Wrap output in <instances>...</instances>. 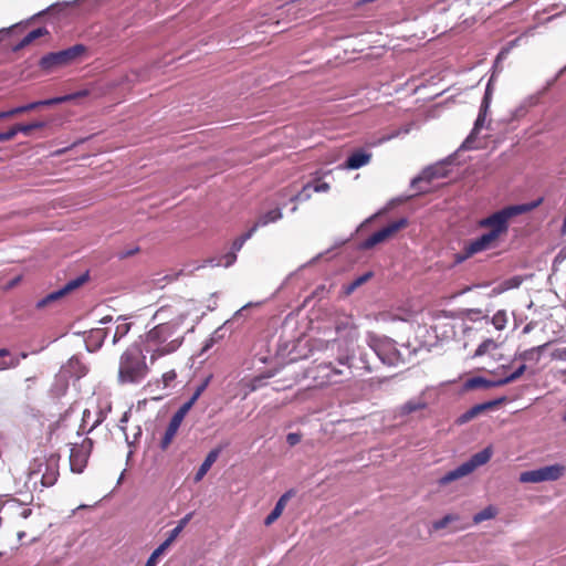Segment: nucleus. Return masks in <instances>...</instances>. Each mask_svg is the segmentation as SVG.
<instances>
[{
  "label": "nucleus",
  "mask_w": 566,
  "mask_h": 566,
  "mask_svg": "<svg viewBox=\"0 0 566 566\" xmlns=\"http://www.w3.org/2000/svg\"><path fill=\"white\" fill-rule=\"evenodd\" d=\"M506 52H507V51H502V52L499 54L497 59L500 60V59L504 57V55L506 54Z\"/></svg>",
  "instance_id": "69168bd1"
},
{
  "label": "nucleus",
  "mask_w": 566,
  "mask_h": 566,
  "mask_svg": "<svg viewBox=\"0 0 566 566\" xmlns=\"http://www.w3.org/2000/svg\"><path fill=\"white\" fill-rule=\"evenodd\" d=\"M130 329V324L126 322V318L118 316L115 319V329L112 337V344H117Z\"/></svg>",
  "instance_id": "5701e85b"
},
{
  "label": "nucleus",
  "mask_w": 566,
  "mask_h": 566,
  "mask_svg": "<svg viewBox=\"0 0 566 566\" xmlns=\"http://www.w3.org/2000/svg\"><path fill=\"white\" fill-rule=\"evenodd\" d=\"M282 208L273 207L271 209L261 211L251 228L254 229V232H256L259 228L266 227L271 223L277 222L279 220L282 219Z\"/></svg>",
  "instance_id": "dca6fc26"
},
{
  "label": "nucleus",
  "mask_w": 566,
  "mask_h": 566,
  "mask_svg": "<svg viewBox=\"0 0 566 566\" xmlns=\"http://www.w3.org/2000/svg\"><path fill=\"white\" fill-rule=\"evenodd\" d=\"M426 407H427V403L423 399H421V398L410 399L396 409V411H395L396 417H405L412 412L422 410Z\"/></svg>",
  "instance_id": "6ab92c4d"
},
{
  "label": "nucleus",
  "mask_w": 566,
  "mask_h": 566,
  "mask_svg": "<svg viewBox=\"0 0 566 566\" xmlns=\"http://www.w3.org/2000/svg\"><path fill=\"white\" fill-rule=\"evenodd\" d=\"M113 322V317L112 316H104L103 318H101L99 323L102 325H106L108 323H112Z\"/></svg>",
  "instance_id": "bf43d9fd"
},
{
  "label": "nucleus",
  "mask_w": 566,
  "mask_h": 566,
  "mask_svg": "<svg viewBox=\"0 0 566 566\" xmlns=\"http://www.w3.org/2000/svg\"><path fill=\"white\" fill-rule=\"evenodd\" d=\"M191 407L189 403H182L179 409L174 413V416L170 419V422L166 429V432L164 434V438L161 440V448L166 449L172 441L174 437L176 436L182 420L189 412Z\"/></svg>",
  "instance_id": "f8f14e48"
},
{
  "label": "nucleus",
  "mask_w": 566,
  "mask_h": 566,
  "mask_svg": "<svg viewBox=\"0 0 566 566\" xmlns=\"http://www.w3.org/2000/svg\"><path fill=\"white\" fill-rule=\"evenodd\" d=\"M546 346H547V344H544V345L527 349L522 354V358L523 359H532L535 353H541Z\"/></svg>",
  "instance_id": "37998d69"
},
{
  "label": "nucleus",
  "mask_w": 566,
  "mask_h": 566,
  "mask_svg": "<svg viewBox=\"0 0 566 566\" xmlns=\"http://www.w3.org/2000/svg\"><path fill=\"white\" fill-rule=\"evenodd\" d=\"M566 473V467L562 463H554L535 470L524 471L520 474L521 483H542L553 482L563 478Z\"/></svg>",
  "instance_id": "6e6552de"
},
{
  "label": "nucleus",
  "mask_w": 566,
  "mask_h": 566,
  "mask_svg": "<svg viewBox=\"0 0 566 566\" xmlns=\"http://www.w3.org/2000/svg\"><path fill=\"white\" fill-rule=\"evenodd\" d=\"M492 325L497 331H503L507 324V314L505 311H497L491 318Z\"/></svg>",
  "instance_id": "7c9ffc66"
},
{
  "label": "nucleus",
  "mask_w": 566,
  "mask_h": 566,
  "mask_svg": "<svg viewBox=\"0 0 566 566\" xmlns=\"http://www.w3.org/2000/svg\"><path fill=\"white\" fill-rule=\"evenodd\" d=\"M475 417H478V416L475 415V412L473 411V409H472V408H470L468 411H465L464 413H462V415L458 418L457 422H458L459 424H463V423L469 422L470 420H472V419H473V418H475Z\"/></svg>",
  "instance_id": "ea45409f"
},
{
  "label": "nucleus",
  "mask_w": 566,
  "mask_h": 566,
  "mask_svg": "<svg viewBox=\"0 0 566 566\" xmlns=\"http://www.w3.org/2000/svg\"><path fill=\"white\" fill-rule=\"evenodd\" d=\"M241 385L244 386V388H245V391L243 395V398H245L250 392L255 391L256 389H259L262 386V378L256 377L251 380H247V381L243 380L241 382Z\"/></svg>",
  "instance_id": "473e14b6"
},
{
  "label": "nucleus",
  "mask_w": 566,
  "mask_h": 566,
  "mask_svg": "<svg viewBox=\"0 0 566 566\" xmlns=\"http://www.w3.org/2000/svg\"><path fill=\"white\" fill-rule=\"evenodd\" d=\"M86 46L83 44H75L71 48L59 52H52L45 54L40 60V67L46 72H50L56 67H62L75 63L81 60L86 53Z\"/></svg>",
  "instance_id": "20e7f679"
},
{
  "label": "nucleus",
  "mask_w": 566,
  "mask_h": 566,
  "mask_svg": "<svg viewBox=\"0 0 566 566\" xmlns=\"http://www.w3.org/2000/svg\"><path fill=\"white\" fill-rule=\"evenodd\" d=\"M92 450L91 439H84L80 444H73L70 452V468L74 473H82L87 464Z\"/></svg>",
  "instance_id": "1a4fd4ad"
},
{
  "label": "nucleus",
  "mask_w": 566,
  "mask_h": 566,
  "mask_svg": "<svg viewBox=\"0 0 566 566\" xmlns=\"http://www.w3.org/2000/svg\"><path fill=\"white\" fill-rule=\"evenodd\" d=\"M371 272H367L357 279H355L353 282H350L348 285L345 286L344 292L346 295L352 294L357 287H359L361 284L366 283L371 277Z\"/></svg>",
  "instance_id": "c756f323"
},
{
  "label": "nucleus",
  "mask_w": 566,
  "mask_h": 566,
  "mask_svg": "<svg viewBox=\"0 0 566 566\" xmlns=\"http://www.w3.org/2000/svg\"><path fill=\"white\" fill-rule=\"evenodd\" d=\"M20 281V277H15L10 284L7 286L8 289L13 287L18 282Z\"/></svg>",
  "instance_id": "e2e57ef3"
},
{
  "label": "nucleus",
  "mask_w": 566,
  "mask_h": 566,
  "mask_svg": "<svg viewBox=\"0 0 566 566\" xmlns=\"http://www.w3.org/2000/svg\"><path fill=\"white\" fill-rule=\"evenodd\" d=\"M331 186L324 181L318 172H316L311 181H307L302 189L293 195L290 200L292 202H304L311 199L312 192L324 193L329 191Z\"/></svg>",
  "instance_id": "9b49d317"
},
{
  "label": "nucleus",
  "mask_w": 566,
  "mask_h": 566,
  "mask_svg": "<svg viewBox=\"0 0 566 566\" xmlns=\"http://www.w3.org/2000/svg\"><path fill=\"white\" fill-rule=\"evenodd\" d=\"M552 358L566 361V347L557 348L552 353Z\"/></svg>",
  "instance_id": "8fccbe9b"
},
{
  "label": "nucleus",
  "mask_w": 566,
  "mask_h": 566,
  "mask_svg": "<svg viewBox=\"0 0 566 566\" xmlns=\"http://www.w3.org/2000/svg\"><path fill=\"white\" fill-rule=\"evenodd\" d=\"M250 305H251V304L249 303V304H245L244 306H242L240 310H238V311L234 313L233 317L235 318V317H238V316L242 315V313H243V312H244V311H245Z\"/></svg>",
  "instance_id": "13d9d810"
},
{
  "label": "nucleus",
  "mask_w": 566,
  "mask_h": 566,
  "mask_svg": "<svg viewBox=\"0 0 566 566\" xmlns=\"http://www.w3.org/2000/svg\"><path fill=\"white\" fill-rule=\"evenodd\" d=\"M536 205H515L505 207L486 218L478 221V227L488 229L485 233L468 242L461 254H457L455 262L461 263L474 254L494 249L499 245L501 237L509 231L510 220L518 214L530 211Z\"/></svg>",
  "instance_id": "f03ea898"
},
{
  "label": "nucleus",
  "mask_w": 566,
  "mask_h": 566,
  "mask_svg": "<svg viewBox=\"0 0 566 566\" xmlns=\"http://www.w3.org/2000/svg\"><path fill=\"white\" fill-rule=\"evenodd\" d=\"M237 261V254L232 251L223 254L218 259H209L206 262L211 266H224L229 268Z\"/></svg>",
  "instance_id": "bb28decb"
},
{
  "label": "nucleus",
  "mask_w": 566,
  "mask_h": 566,
  "mask_svg": "<svg viewBox=\"0 0 566 566\" xmlns=\"http://www.w3.org/2000/svg\"><path fill=\"white\" fill-rule=\"evenodd\" d=\"M176 377H177V375H176L175 370L166 371L161 376V380H163L164 387H169L171 385V382L175 381Z\"/></svg>",
  "instance_id": "a19ab883"
},
{
  "label": "nucleus",
  "mask_w": 566,
  "mask_h": 566,
  "mask_svg": "<svg viewBox=\"0 0 566 566\" xmlns=\"http://www.w3.org/2000/svg\"><path fill=\"white\" fill-rule=\"evenodd\" d=\"M108 333V328L96 327L91 329L85 338L87 349L90 352L99 349Z\"/></svg>",
  "instance_id": "a211bd4d"
},
{
  "label": "nucleus",
  "mask_w": 566,
  "mask_h": 566,
  "mask_svg": "<svg viewBox=\"0 0 566 566\" xmlns=\"http://www.w3.org/2000/svg\"><path fill=\"white\" fill-rule=\"evenodd\" d=\"M371 154L365 150H355L352 153L346 161L339 166L342 169L356 170L369 164Z\"/></svg>",
  "instance_id": "2eb2a0df"
},
{
  "label": "nucleus",
  "mask_w": 566,
  "mask_h": 566,
  "mask_svg": "<svg viewBox=\"0 0 566 566\" xmlns=\"http://www.w3.org/2000/svg\"><path fill=\"white\" fill-rule=\"evenodd\" d=\"M528 108L524 104H520L513 112L514 118L523 117L527 113Z\"/></svg>",
  "instance_id": "603ef678"
},
{
  "label": "nucleus",
  "mask_w": 566,
  "mask_h": 566,
  "mask_svg": "<svg viewBox=\"0 0 566 566\" xmlns=\"http://www.w3.org/2000/svg\"><path fill=\"white\" fill-rule=\"evenodd\" d=\"M18 364H19V360L12 361L10 364L3 363V364L0 365V370H4V369L11 368V367H15V366H18Z\"/></svg>",
  "instance_id": "5fc2aeb1"
},
{
  "label": "nucleus",
  "mask_w": 566,
  "mask_h": 566,
  "mask_svg": "<svg viewBox=\"0 0 566 566\" xmlns=\"http://www.w3.org/2000/svg\"><path fill=\"white\" fill-rule=\"evenodd\" d=\"M254 229L250 228L244 234L237 238L231 247V251L235 254L242 249L243 244L254 234Z\"/></svg>",
  "instance_id": "2f4dec72"
},
{
  "label": "nucleus",
  "mask_w": 566,
  "mask_h": 566,
  "mask_svg": "<svg viewBox=\"0 0 566 566\" xmlns=\"http://www.w3.org/2000/svg\"><path fill=\"white\" fill-rule=\"evenodd\" d=\"M496 514H497V509L493 505H489L473 516V522L475 524H479L483 521L494 518L496 516Z\"/></svg>",
  "instance_id": "c85d7f7f"
},
{
  "label": "nucleus",
  "mask_w": 566,
  "mask_h": 566,
  "mask_svg": "<svg viewBox=\"0 0 566 566\" xmlns=\"http://www.w3.org/2000/svg\"><path fill=\"white\" fill-rule=\"evenodd\" d=\"M17 126H18L19 133L29 135L31 133V130H33V129L43 128L45 126V123L44 122H34L31 124H18Z\"/></svg>",
  "instance_id": "f704fd0d"
},
{
  "label": "nucleus",
  "mask_w": 566,
  "mask_h": 566,
  "mask_svg": "<svg viewBox=\"0 0 566 566\" xmlns=\"http://www.w3.org/2000/svg\"><path fill=\"white\" fill-rule=\"evenodd\" d=\"M31 513H32L31 509L23 507L21 513H20V516L22 518H28L31 515Z\"/></svg>",
  "instance_id": "6e6d98bb"
},
{
  "label": "nucleus",
  "mask_w": 566,
  "mask_h": 566,
  "mask_svg": "<svg viewBox=\"0 0 566 566\" xmlns=\"http://www.w3.org/2000/svg\"><path fill=\"white\" fill-rule=\"evenodd\" d=\"M13 27H10V28H3L0 30V42L2 41V34L3 33H9L11 31Z\"/></svg>",
  "instance_id": "052dcab7"
},
{
  "label": "nucleus",
  "mask_w": 566,
  "mask_h": 566,
  "mask_svg": "<svg viewBox=\"0 0 566 566\" xmlns=\"http://www.w3.org/2000/svg\"><path fill=\"white\" fill-rule=\"evenodd\" d=\"M492 457V450L491 448H485L482 451L473 454L468 461L463 462L455 469L447 472L444 475H442L438 483L441 486H444L453 481H457L459 479H462L469 474H471L475 469L479 467L484 465L490 461Z\"/></svg>",
  "instance_id": "39448f33"
},
{
  "label": "nucleus",
  "mask_w": 566,
  "mask_h": 566,
  "mask_svg": "<svg viewBox=\"0 0 566 566\" xmlns=\"http://www.w3.org/2000/svg\"><path fill=\"white\" fill-rule=\"evenodd\" d=\"M218 457H219L218 450H211L207 454L206 459L203 460V462L201 463L200 468L198 469V471L195 475L196 482H199L200 480H202V478L207 474V472L210 470L212 464L217 461Z\"/></svg>",
  "instance_id": "4be33fe9"
},
{
  "label": "nucleus",
  "mask_w": 566,
  "mask_h": 566,
  "mask_svg": "<svg viewBox=\"0 0 566 566\" xmlns=\"http://www.w3.org/2000/svg\"><path fill=\"white\" fill-rule=\"evenodd\" d=\"M491 97H492V91H491V84L489 83L485 90V94L480 107L479 116L474 123V132H478L484 126L486 114L491 104Z\"/></svg>",
  "instance_id": "aec40b11"
},
{
  "label": "nucleus",
  "mask_w": 566,
  "mask_h": 566,
  "mask_svg": "<svg viewBox=\"0 0 566 566\" xmlns=\"http://www.w3.org/2000/svg\"><path fill=\"white\" fill-rule=\"evenodd\" d=\"M193 308L190 301H177L163 305L155 312L153 319L158 324L143 339L144 350L149 354L151 361L175 353L181 346L184 335L179 328Z\"/></svg>",
  "instance_id": "f257e3e1"
},
{
  "label": "nucleus",
  "mask_w": 566,
  "mask_h": 566,
  "mask_svg": "<svg viewBox=\"0 0 566 566\" xmlns=\"http://www.w3.org/2000/svg\"><path fill=\"white\" fill-rule=\"evenodd\" d=\"M180 535L179 530L175 527L168 533L167 538L164 541L169 547L176 541V538Z\"/></svg>",
  "instance_id": "3c124183"
},
{
  "label": "nucleus",
  "mask_w": 566,
  "mask_h": 566,
  "mask_svg": "<svg viewBox=\"0 0 566 566\" xmlns=\"http://www.w3.org/2000/svg\"><path fill=\"white\" fill-rule=\"evenodd\" d=\"M192 515H193V513L186 514L181 520L178 521V524L176 525L175 528L179 530V532L181 533L184 531V528L188 525L190 520L192 518Z\"/></svg>",
  "instance_id": "49530a36"
},
{
  "label": "nucleus",
  "mask_w": 566,
  "mask_h": 566,
  "mask_svg": "<svg viewBox=\"0 0 566 566\" xmlns=\"http://www.w3.org/2000/svg\"><path fill=\"white\" fill-rule=\"evenodd\" d=\"M449 163L441 161L434 165H431L422 170V172L412 179V186L416 187L418 184L422 181L431 182L434 179L444 178L449 174Z\"/></svg>",
  "instance_id": "ddd939ff"
},
{
  "label": "nucleus",
  "mask_w": 566,
  "mask_h": 566,
  "mask_svg": "<svg viewBox=\"0 0 566 566\" xmlns=\"http://www.w3.org/2000/svg\"><path fill=\"white\" fill-rule=\"evenodd\" d=\"M497 348V344L492 338L484 339L475 349L473 357H481Z\"/></svg>",
  "instance_id": "cd10ccee"
},
{
  "label": "nucleus",
  "mask_w": 566,
  "mask_h": 566,
  "mask_svg": "<svg viewBox=\"0 0 566 566\" xmlns=\"http://www.w3.org/2000/svg\"><path fill=\"white\" fill-rule=\"evenodd\" d=\"M458 520V517L455 515H452V514H448L446 515L444 517H442L441 520H438L433 523V528L434 530H442L449 523L453 522Z\"/></svg>",
  "instance_id": "e433bc0d"
},
{
  "label": "nucleus",
  "mask_w": 566,
  "mask_h": 566,
  "mask_svg": "<svg viewBox=\"0 0 566 566\" xmlns=\"http://www.w3.org/2000/svg\"><path fill=\"white\" fill-rule=\"evenodd\" d=\"M67 98L69 97H65L63 95V96L52 97V98H48V99H43V101L32 102V103L23 105V106H24V111L29 112V111L35 109L40 106H51V105H55V104L65 103V102H67Z\"/></svg>",
  "instance_id": "a878e982"
},
{
  "label": "nucleus",
  "mask_w": 566,
  "mask_h": 566,
  "mask_svg": "<svg viewBox=\"0 0 566 566\" xmlns=\"http://www.w3.org/2000/svg\"><path fill=\"white\" fill-rule=\"evenodd\" d=\"M19 133L18 126L14 125L8 132L0 133V142H7L12 139Z\"/></svg>",
  "instance_id": "79ce46f5"
},
{
  "label": "nucleus",
  "mask_w": 566,
  "mask_h": 566,
  "mask_svg": "<svg viewBox=\"0 0 566 566\" xmlns=\"http://www.w3.org/2000/svg\"><path fill=\"white\" fill-rule=\"evenodd\" d=\"M41 475L42 486L49 488L55 484L59 478V458L51 455L48 459H36L29 471V479Z\"/></svg>",
  "instance_id": "0eeeda50"
},
{
  "label": "nucleus",
  "mask_w": 566,
  "mask_h": 566,
  "mask_svg": "<svg viewBox=\"0 0 566 566\" xmlns=\"http://www.w3.org/2000/svg\"><path fill=\"white\" fill-rule=\"evenodd\" d=\"M84 280L85 279L83 276H81V277H77V279H74V280L67 282L63 287H61L57 291H54V292L48 294L44 298L39 301L38 302V307H44L50 302H53V301L64 296L69 292L77 289L84 282Z\"/></svg>",
  "instance_id": "f3484780"
},
{
  "label": "nucleus",
  "mask_w": 566,
  "mask_h": 566,
  "mask_svg": "<svg viewBox=\"0 0 566 566\" xmlns=\"http://www.w3.org/2000/svg\"><path fill=\"white\" fill-rule=\"evenodd\" d=\"M208 385V380H206L203 384H201L200 386H198L195 390V392L192 394V396L190 397V399L188 401H186V403H189V406L192 408V406L195 405V402L199 399V397L202 395V392L205 391L206 387Z\"/></svg>",
  "instance_id": "4c0bfd02"
},
{
  "label": "nucleus",
  "mask_w": 566,
  "mask_h": 566,
  "mask_svg": "<svg viewBox=\"0 0 566 566\" xmlns=\"http://www.w3.org/2000/svg\"><path fill=\"white\" fill-rule=\"evenodd\" d=\"M367 342L382 364L398 366L402 363L401 354L392 339L369 334Z\"/></svg>",
  "instance_id": "423d86ee"
},
{
  "label": "nucleus",
  "mask_w": 566,
  "mask_h": 566,
  "mask_svg": "<svg viewBox=\"0 0 566 566\" xmlns=\"http://www.w3.org/2000/svg\"><path fill=\"white\" fill-rule=\"evenodd\" d=\"M217 334H218V331H216L209 339L206 340L205 343V346H203V350H208L209 348H211L213 346V344L216 343L217 340Z\"/></svg>",
  "instance_id": "864d4df0"
},
{
  "label": "nucleus",
  "mask_w": 566,
  "mask_h": 566,
  "mask_svg": "<svg viewBox=\"0 0 566 566\" xmlns=\"http://www.w3.org/2000/svg\"><path fill=\"white\" fill-rule=\"evenodd\" d=\"M380 213H381L380 211H379V212H377V213H375L374 216H371V217L368 219V221H369V220L375 219V218H376V217H378Z\"/></svg>",
  "instance_id": "774afa93"
},
{
  "label": "nucleus",
  "mask_w": 566,
  "mask_h": 566,
  "mask_svg": "<svg viewBox=\"0 0 566 566\" xmlns=\"http://www.w3.org/2000/svg\"><path fill=\"white\" fill-rule=\"evenodd\" d=\"M525 369H526V366L525 365H521L515 371H513L509 376L500 378L501 386L510 384V382L516 380L517 378H520L524 374Z\"/></svg>",
  "instance_id": "72a5a7b5"
},
{
  "label": "nucleus",
  "mask_w": 566,
  "mask_h": 566,
  "mask_svg": "<svg viewBox=\"0 0 566 566\" xmlns=\"http://www.w3.org/2000/svg\"><path fill=\"white\" fill-rule=\"evenodd\" d=\"M48 34V30L45 28H38L29 32L14 48L13 51H19L27 45L31 44L34 40Z\"/></svg>",
  "instance_id": "393cba45"
},
{
  "label": "nucleus",
  "mask_w": 566,
  "mask_h": 566,
  "mask_svg": "<svg viewBox=\"0 0 566 566\" xmlns=\"http://www.w3.org/2000/svg\"><path fill=\"white\" fill-rule=\"evenodd\" d=\"M502 400H503V398L493 400V401H486L483 403H479V405L473 406L472 409L475 412V415L479 416L483 411H486V410L497 406Z\"/></svg>",
  "instance_id": "c9c22d12"
},
{
  "label": "nucleus",
  "mask_w": 566,
  "mask_h": 566,
  "mask_svg": "<svg viewBox=\"0 0 566 566\" xmlns=\"http://www.w3.org/2000/svg\"><path fill=\"white\" fill-rule=\"evenodd\" d=\"M24 112V106H19L7 112H0V120Z\"/></svg>",
  "instance_id": "c03bdc74"
},
{
  "label": "nucleus",
  "mask_w": 566,
  "mask_h": 566,
  "mask_svg": "<svg viewBox=\"0 0 566 566\" xmlns=\"http://www.w3.org/2000/svg\"><path fill=\"white\" fill-rule=\"evenodd\" d=\"M169 548V546L163 542L156 549L161 554L164 555V553Z\"/></svg>",
  "instance_id": "4d7b16f0"
},
{
  "label": "nucleus",
  "mask_w": 566,
  "mask_h": 566,
  "mask_svg": "<svg viewBox=\"0 0 566 566\" xmlns=\"http://www.w3.org/2000/svg\"><path fill=\"white\" fill-rule=\"evenodd\" d=\"M302 439V436L297 432H291L286 436V442L293 447L296 446Z\"/></svg>",
  "instance_id": "09e8293b"
},
{
  "label": "nucleus",
  "mask_w": 566,
  "mask_h": 566,
  "mask_svg": "<svg viewBox=\"0 0 566 566\" xmlns=\"http://www.w3.org/2000/svg\"><path fill=\"white\" fill-rule=\"evenodd\" d=\"M501 386L500 379L497 380H489L483 377H472L468 379L464 384L465 389H475V388H492Z\"/></svg>",
  "instance_id": "b1692460"
},
{
  "label": "nucleus",
  "mask_w": 566,
  "mask_h": 566,
  "mask_svg": "<svg viewBox=\"0 0 566 566\" xmlns=\"http://www.w3.org/2000/svg\"><path fill=\"white\" fill-rule=\"evenodd\" d=\"M144 348L133 344L120 355L118 364V381L122 385L140 384L148 375Z\"/></svg>",
  "instance_id": "7ed1b4c3"
},
{
  "label": "nucleus",
  "mask_w": 566,
  "mask_h": 566,
  "mask_svg": "<svg viewBox=\"0 0 566 566\" xmlns=\"http://www.w3.org/2000/svg\"><path fill=\"white\" fill-rule=\"evenodd\" d=\"M91 94V90L90 88H83V90H80L75 93H72V94H66L64 95L65 97H69L67 98V102H71V101H74L76 98H83V97H86Z\"/></svg>",
  "instance_id": "58836bf2"
},
{
  "label": "nucleus",
  "mask_w": 566,
  "mask_h": 566,
  "mask_svg": "<svg viewBox=\"0 0 566 566\" xmlns=\"http://www.w3.org/2000/svg\"><path fill=\"white\" fill-rule=\"evenodd\" d=\"M407 224H408V220L406 218H401L397 221L389 223L388 226L376 231L369 238H367L363 243V248L370 249V248L375 247L376 244H379V243L390 239L400 229L405 228Z\"/></svg>",
  "instance_id": "9d476101"
},
{
  "label": "nucleus",
  "mask_w": 566,
  "mask_h": 566,
  "mask_svg": "<svg viewBox=\"0 0 566 566\" xmlns=\"http://www.w3.org/2000/svg\"><path fill=\"white\" fill-rule=\"evenodd\" d=\"M538 99H539V95L538 94H533V95H530L526 98H524L522 101V104L527 106V108H531V107L535 106L538 103Z\"/></svg>",
  "instance_id": "de8ad7c7"
},
{
  "label": "nucleus",
  "mask_w": 566,
  "mask_h": 566,
  "mask_svg": "<svg viewBox=\"0 0 566 566\" xmlns=\"http://www.w3.org/2000/svg\"><path fill=\"white\" fill-rule=\"evenodd\" d=\"M161 556L163 555L155 548L154 552L148 557V559L146 560L145 566H156Z\"/></svg>",
  "instance_id": "a18cd8bd"
},
{
  "label": "nucleus",
  "mask_w": 566,
  "mask_h": 566,
  "mask_svg": "<svg viewBox=\"0 0 566 566\" xmlns=\"http://www.w3.org/2000/svg\"><path fill=\"white\" fill-rule=\"evenodd\" d=\"M343 375L344 370L326 364L318 367L316 379L321 385L338 384Z\"/></svg>",
  "instance_id": "4468645a"
},
{
  "label": "nucleus",
  "mask_w": 566,
  "mask_h": 566,
  "mask_svg": "<svg viewBox=\"0 0 566 566\" xmlns=\"http://www.w3.org/2000/svg\"><path fill=\"white\" fill-rule=\"evenodd\" d=\"M347 363H348L347 358L346 359H339V364H342V365H346Z\"/></svg>",
  "instance_id": "338daca9"
},
{
  "label": "nucleus",
  "mask_w": 566,
  "mask_h": 566,
  "mask_svg": "<svg viewBox=\"0 0 566 566\" xmlns=\"http://www.w3.org/2000/svg\"><path fill=\"white\" fill-rule=\"evenodd\" d=\"M10 354V352L6 348H1L0 349V357H6Z\"/></svg>",
  "instance_id": "680f3d73"
},
{
  "label": "nucleus",
  "mask_w": 566,
  "mask_h": 566,
  "mask_svg": "<svg viewBox=\"0 0 566 566\" xmlns=\"http://www.w3.org/2000/svg\"><path fill=\"white\" fill-rule=\"evenodd\" d=\"M562 231L566 232V216H565V219H564V222H563Z\"/></svg>",
  "instance_id": "0e129e2a"
},
{
  "label": "nucleus",
  "mask_w": 566,
  "mask_h": 566,
  "mask_svg": "<svg viewBox=\"0 0 566 566\" xmlns=\"http://www.w3.org/2000/svg\"><path fill=\"white\" fill-rule=\"evenodd\" d=\"M289 497H290V494L289 493H285L283 494L279 500L277 502L275 503V506L274 509L272 510V512L265 517L264 520V524L266 526L273 524L281 515H282V512L289 501Z\"/></svg>",
  "instance_id": "412c9836"
}]
</instances>
